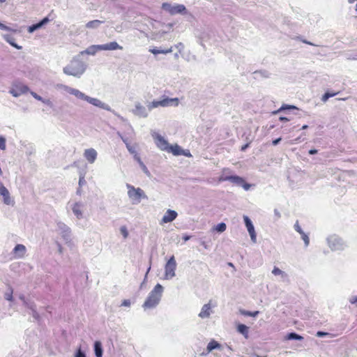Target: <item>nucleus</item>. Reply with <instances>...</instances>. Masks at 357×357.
<instances>
[{"label":"nucleus","mask_w":357,"mask_h":357,"mask_svg":"<svg viewBox=\"0 0 357 357\" xmlns=\"http://www.w3.org/2000/svg\"><path fill=\"white\" fill-rule=\"evenodd\" d=\"M157 146L162 151L167 153H172L174 155H185L186 157H192L189 150H183L178 144H169L163 137L160 135H155L154 137Z\"/></svg>","instance_id":"obj_1"},{"label":"nucleus","mask_w":357,"mask_h":357,"mask_svg":"<svg viewBox=\"0 0 357 357\" xmlns=\"http://www.w3.org/2000/svg\"><path fill=\"white\" fill-rule=\"evenodd\" d=\"M163 287L161 284H157L153 289L149 293L142 307L144 310L151 309L156 307L162 297Z\"/></svg>","instance_id":"obj_2"},{"label":"nucleus","mask_w":357,"mask_h":357,"mask_svg":"<svg viewBox=\"0 0 357 357\" xmlns=\"http://www.w3.org/2000/svg\"><path fill=\"white\" fill-rule=\"evenodd\" d=\"M126 188L128 189V196L133 204H137L142 199H148L144 191L140 188H135L128 183L126 184Z\"/></svg>","instance_id":"obj_3"},{"label":"nucleus","mask_w":357,"mask_h":357,"mask_svg":"<svg viewBox=\"0 0 357 357\" xmlns=\"http://www.w3.org/2000/svg\"><path fill=\"white\" fill-rule=\"evenodd\" d=\"M84 71L83 64L78 60L72 61L69 65L63 68L65 74L75 77L80 76Z\"/></svg>","instance_id":"obj_4"},{"label":"nucleus","mask_w":357,"mask_h":357,"mask_svg":"<svg viewBox=\"0 0 357 357\" xmlns=\"http://www.w3.org/2000/svg\"><path fill=\"white\" fill-rule=\"evenodd\" d=\"M179 104V100L177 98H163L161 100H153L151 102H150L147 107L149 110H151L154 108L158 107H168V106H178Z\"/></svg>","instance_id":"obj_5"},{"label":"nucleus","mask_w":357,"mask_h":357,"mask_svg":"<svg viewBox=\"0 0 357 357\" xmlns=\"http://www.w3.org/2000/svg\"><path fill=\"white\" fill-rule=\"evenodd\" d=\"M176 268V261L174 255H172L167 261L165 266V278L167 280L172 279L175 276V271Z\"/></svg>","instance_id":"obj_6"},{"label":"nucleus","mask_w":357,"mask_h":357,"mask_svg":"<svg viewBox=\"0 0 357 357\" xmlns=\"http://www.w3.org/2000/svg\"><path fill=\"white\" fill-rule=\"evenodd\" d=\"M162 9L169 12L171 15H175L177 13H183L185 12V7L182 4H177L176 6H172L168 3H163L162 5Z\"/></svg>","instance_id":"obj_7"},{"label":"nucleus","mask_w":357,"mask_h":357,"mask_svg":"<svg viewBox=\"0 0 357 357\" xmlns=\"http://www.w3.org/2000/svg\"><path fill=\"white\" fill-rule=\"evenodd\" d=\"M220 181H231V183H236L238 185H241L243 187V188L246 190H248L250 185L245 183L244 179L238 176H222L220 178Z\"/></svg>","instance_id":"obj_8"},{"label":"nucleus","mask_w":357,"mask_h":357,"mask_svg":"<svg viewBox=\"0 0 357 357\" xmlns=\"http://www.w3.org/2000/svg\"><path fill=\"white\" fill-rule=\"evenodd\" d=\"M0 195L3 197V203L6 205H10L13 203L10 197V193L8 189L0 181Z\"/></svg>","instance_id":"obj_9"},{"label":"nucleus","mask_w":357,"mask_h":357,"mask_svg":"<svg viewBox=\"0 0 357 357\" xmlns=\"http://www.w3.org/2000/svg\"><path fill=\"white\" fill-rule=\"evenodd\" d=\"M96 48L98 50H115L123 49V47L116 42H111L107 44L97 45L96 46Z\"/></svg>","instance_id":"obj_10"},{"label":"nucleus","mask_w":357,"mask_h":357,"mask_svg":"<svg viewBox=\"0 0 357 357\" xmlns=\"http://www.w3.org/2000/svg\"><path fill=\"white\" fill-rule=\"evenodd\" d=\"M177 215L175 211L168 209L161 220V224L172 222L176 218Z\"/></svg>","instance_id":"obj_11"},{"label":"nucleus","mask_w":357,"mask_h":357,"mask_svg":"<svg viewBox=\"0 0 357 357\" xmlns=\"http://www.w3.org/2000/svg\"><path fill=\"white\" fill-rule=\"evenodd\" d=\"M84 155L89 163H93L97 158V152L93 149H88L84 151Z\"/></svg>","instance_id":"obj_12"},{"label":"nucleus","mask_w":357,"mask_h":357,"mask_svg":"<svg viewBox=\"0 0 357 357\" xmlns=\"http://www.w3.org/2000/svg\"><path fill=\"white\" fill-rule=\"evenodd\" d=\"M243 219H244V222H245V226L248 229V231L250 235V237L253 240V241H255V238H256V234H255V228H254V226L251 222V220H250V218L245 215L243 217Z\"/></svg>","instance_id":"obj_13"},{"label":"nucleus","mask_w":357,"mask_h":357,"mask_svg":"<svg viewBox=\"0 0 357 357\" xmlns=\"http://www.w3.org/2000/svg\"><path fill=\"white\" fill-rule=\"evenodd\" d=\"M14 254L15 255V258H22L24 257L26 252V248L24 245L17 244L14 250Z\"/></svg>","instance_id":"obj_14"},{"label":"nucleus","mask_w":357,"mask_h":357,"mask_svg":"<svg viewBox=\"0 0 357 357\" xmlns=\"http://www.w3.org/2000/svg\"><path fill=\"white\" fill-rule=\"evenodd\" d=\"M211 303H208V304H205L199 314V317L204 319V318H207L210 316L211 314Z\"/></svg>","instance_id":"obj_15"},{"label":"nucleus","mask_w":357,"mask_h":357,"mask_svg":"<svg viewBox=\"0 0 357 357\" xmlns=\"http://www.w3.org/2000/svg\"><path fill=\"white\" fill-rule=\"evenodd\" d=\"M133 112H134V114H135L136 115H138L139 116H142V117L147 116V113L146 112L145 107L139 103L135 105V109H134Z\"/></svg>","instance_id":"obj_16"},{"label":"nucleus","mask_w":357,"mask_h":357,"mask_svg":"<svg viewBox=\"0 0 357 357\" xmlns=\"http://www.w3.org/2000/svg\"><path fill=\"white\" fill-rule=\"evenodd\" d=\"M237 331L238 333L243 335L246 339L248 338L249 328L247 326L243 324H240L237 326Z\"/></svg>","instance_id":"obj_17"},{"label":"nucleus","mask_w":357,"mask_h":357,"mask_svg":"<svg viewBox=\"0 0 357 357\" xmlns=\"http://www.w3.org/2000/svg\"><path fill=\"white\" fill-rule=\"evenodd\" d=\"M221 349V344H219L217 341L212 340L207 345L206 350L207 354L212 351L213 349Z\"/></svg>","instance_id":"obj_18"},{"label":"nucleus","mask_w":357,"mask_h":357,"mask_svg":"<svg viewBox=\"0 0 357 357\" xmlns=\"http://www.w3.org/2000/svg\"><path fill=\"white\" fill-rule=\"evenodd\" d=\"M69 93L70 94L74 95L75 96H76L78 98L84 99L85 100H86V97H87V96H86L84 93H82L81 91H79V90L75 89H70L69 90Z\"/></svg>","instance_id":"obj_19"},{"label":"nucleus","mask_w":357,"mask_h":357,"mask_svg":"<svg viewBox=\"0 0 357 357\" xmlns=\"http://www.w3.org/2000/svg\"><path fill=\"white\" fill-rule=\"evenodd\" d=\"M94 350L96 357H102V345L100 342H96L94 344Z\"/></svg>","instance_id":"obj_20"},{"label":"nucleus","mask_w":357,"mask_h":357,"mask_svg":"<svg viewBox=\"0 0 357 357\" xmlns=\"http://www.w3.org/2000/svg\"><path fill=\"white\" fill-rule=\"evenodd\" d=\"M102 23H103V21H100L98 20H91L86 23V27L89 29H93L97 27Z\"/></svg>","instance_id":"obj_21"},{"label":"nucleus","mask_w":357,"mask_h":357,"mask_svg":"<svg viewBox=\"0 0 357 357\" xmlns=\"http://www.w3.org/2000/svg\"><path fill=\"white\" fill-rule=\"evenodd\" d=\"M86 101H87L88 102L91 103V105L97 106V107H100L102 105L101 101L97 98H93L87 96V97H86Z\"/></svg>","instance_id":"obj_22"},{"label":"nucleus","mask_w":357,"mask_h":357,"mask_svg":"<svg viewBox=\"0 0 357 357\" xmlns=\"http://www.w3.org/2000/svg\"><path fill=\"white\" fill-rule=\"evenodd\" d=\"M150 52L151 53H153V54H167V53H170L172 52V48L170 47L169 49L165 50H158L154 48V49L150 50Z\"/></svg>","instance_id":"obj_23"},{"label":"nucleus","mask_w":357,"mask_h":357,"mask_svg":"<svg viewBox=\"0 0 357 357\" xmlns=\"http://www.w3.org/2000/svg\"><path fill=\"white\" fill-rule=\"evenodd\" d=\"M226 228H227L226 224L224 222H221V223L218 224L215 227L214 229L218 232H223L226 230Z\"/></svg>","instance_id":"obj_24"},{"label":"nucleus","mask_w":357,"mask_h":357,"mask_svg":"<svg viewBox=\"0 0 357 357\" xmlns=\"http://www.w3.org/2000/svg\"><path fill=\"white\" fill-rule=\"evenodd\" d=\"M303 337L295 333H290L287 335V339L288 340H303Z\"/></svg>","instance_id":"obj_25"},{"label":"nucleus","mask_w":357,"mask_h":357,"mask_svg":"<svg viewBox=\"0 0 357 357\" xmlns=\"http://www.w3.org/2000/svg\"><path fill=\"white\" fill-rule=\"evenodd\" d=\"M296 109V107L295 106H293V105H284L280 109H278V110L273 112V114H275L279 113L281 111H283V110H285V109Z\"/></svg>","instance_id":"obj_26"},{"label":"nucleus","mask_w":357,"mask_h":357,"mask_svg":"<svg viewBox=\"0 0 357 357\" xmlns=\"http://www.w3.org/2000/svg\"><path fill=\"white\" fill-rule=\"evenodd\" d=\"M79 206L78 204H75L74 207L73 208V213L79 218L82 215V212L79 210Z\"/></svg>","instance_id":"obj_27"},{"label":"nucleus","mask_w":357,"mask_h":357,"mask_svg":"<svg viewBox=\"0 0 357 357\" xmlns=\"http://www.w3.org/2000/svg\"><path fill=\"white\" fill-rule=\"evenodd\" d=\"M120 231L121 234L123 236L124 238H126L128 236V231L126 226H122L120 228Z\"/></svg>","instance_id":"obj_28"},{"label":"nucleus","mask_w":357,"mask_h":357,"mask_svg":"<svg viewBox=\"0 0 357 357\" xmlns=\"http://www.w3.org/2000/svg\"><path fill=\"white\" fill-rule=\"evenodd\" d=\"M6 139L1 136H0V149L5 150L6 149Z\"/></svg>","instance_id":"obj_29"},{"label":"nucleus","mask_w":357,"mask_h":357,"mask_svg":"<svg viewBox=\"0 0 357 357\" xmlns=\"http://www.w3.org/2000/svg\"><path fill=\"white\" fill-rule=\"evenodd\" d=\"M13 289H10V291L5 294V298L8 301H11L13 300Z\"/></svg>","instance_id":"obj_30"},{"label":"nucleus","mask_w":357,"mask_h":357,"mask_svg":"<svg viewBox=\"0 0 357 357\" xmlns=\"http://www.w3.org/2000/svg\"><path fill=\"white\" fill-rule=\"evenodd\" d=\"M301 234L302 239L305 242V245L307 246L310 243V240H309L307 235L305 234L304 232H303V234Z\"/></svg>","instance_id":"obj_31"},{"label":"nucleus","mask_w":357,"mask_h":357,"mask_svg":"<svg viewBox=\"0 0 357 357\" xmlns=\"http://www.w3.org/2000/svg\"><path fill=\"white\" fill-rule=\"evenodd\" d=\"M272 273L275 275H279L283 274V272L278 267H274V268L272 271Z\"/></svg>","instance_id":"obj_32"},{"label":"nucleus","mask_w":357,"mask_h":357,"mask_svg":"<svg viewBox=\"0 0 357 357\" xmlns=\"http://www.w3.org/2000/svg\"><path fill=\"white\" fill-rule=\"evenodd\" d=\"M243 314L245 315H248L250 317H256L259 314V311H255V312H244Z\"/></svg>","instance_id":"obj_33"},{"label":"nucleus","mask_w":357,"mask_h":357,"mask_svg":"<svg viewBox=\"0 0 357 357\" xmlns=\"http://www.w3.org/2000/svg\"><path fill=\"white\" fill-rule=\"evenodd\" d=\"M49 18L47 17H45L42 21H40V22H38V26H42L43 24H45V23L48 22H49Z\"/></svg>","instance_id":"obj_34"},{"label":"nucleus","mask_w":357,"mask_h":357,"mask_svg":"<svg viewBox=\"0 0 357 357\" xmlns=\"http://www.w3.org/2000/svg\"><path fill=\"white\" fill-rule=\"evenodd\" d=\"M330 97L329 92H326L322 96V101L326 102Z\"/></svg>","instance_id":"obj_35"},{"label":"nucleus","mask_w":357,"mask_h":357,"mask_svg":"<svg viewBox=\"0 0 357 357\" xmlns=\"http://www.w3.org/2000/svg\"><path fill=\"white\" fill-rule=\"evenodd\" d=\"M330 97L329 92H326L322 96V101L326 102Z\"/></svg>","instance_id":"obj_36"},{"label":"nucleus","mask_w":357,"mask_h":357,"mask_svg":"<svg viewBox=\"0 0 357 357\" xmlns=\"http://www.w3.org/2000/svg\"><path fill=\"white\" fill-rule=\"evenodd\" d=\"M130 300H123L122 303H121V306H125V307H129L130 305Z\"/></svg>","instance_id":"obj_37"},{"label":"nucleus","mask_w":357,"mask_h":357,"mask_svg":"<svg viewBox=\"0 0 357 357\" xmlns=\"http://www.w3.org/2000/svg\"><path fill=\"white\" fill-rule=\"evenodd\" d=\"M75 357H86L85 354L81 351V349H79L76 354Z\"/></svg>","instance_id":"obj_38"},{"label":"nucleus","mask_w":357,"mask_h":357,"mask_svg":"<svg viewBox=\"0 0 357 357\" xmlns=\"http://www.w3.org/2000/svg\"><path fill=\"white\" fill-rule=\"evenodd\" d=\"M7 41L13 47L15 48L20 50L22 48L21 46H18L17 44L14 43L13 42L10 41V40L7 39Z\"/></svg>","instance_id":"obj_39"},{"label":"nucleus","mask_w":357,"mask_h":357,"mask_svg":"<svg viewBox=\"0 0 357 357\" xmlns=\"http://www.w3.org/2000/svg\"><path fill=\"white\" fill-rule=\"evenodd\" d=\"M85 183H86V181L84 179V176H80L79 179V185L81 186Z\"/></svg>","instance_id":"obj_40"},{"label":"nucleus","mask_w":357,"mask_h":357,"mask_svg":"<svg viewBox=\"0 0 357 357\" xmlns=\"http://www.w3.org/2000/svg\"><path fill=\"white\" fill-rule=\"evenodd\" d=\"M295 229L299 233V234H303V231L302 230V229L301 228V227L298 225V224H296L295 225Z\"/></svg>","instance_id":"obj_41"},{"label":"nucleus","mask_w":357,"mask_h":357,"mask_svg":"<svg viewBox=\"0 0 357 357\" xmlns=\"http://www.w3.org/2000/svg\"><path fill=\"white\" fill-rule=\"evenodd\" d=\"M38 26V23L33 25L32 26L30 27V31H33V30L35 29H37L38 28H40V26Z\"/></svg>","instance_id":"obj_42"},{"label":"nucleus","mask_w":357,"mask_h":357,"mask_svg":"<svg viewBox=\"0 0 357 357\" xmlns=\"http://www.w3.org/2000/svg\"><path fill=\"white\" fill-rule=\"evenodd\" d=\"M280 141H281V138H280V137H279V138H278V139H274V140L272 142V144H273V145L275 146V145H277V144H278Z\"/></svg>","instance_id":"obj_43"},{"label":"nucleus","mask_w":357,"mask_h":357,"mask_svg":"<svg viewBox=\"0 0 357 357\" xmlns=\"http://www.w3.org/2000/svg\"><path fill=\"white\" fill-rule=\"evenodd\" d=\"M350 303H352V304H354V303H357V296H353L350 299Z\"/></svg>","instance_id":"obj_44"},{"label":"nucleus","mask_w":357,"mask_h":357,"mask_svg":"<svg viewBox=\"0 0 357 357\" xmlns=\"http://www.w3.org/2000/svg\"><path fill=\"white\" fill-rule=\"evenodd\" d=\"M0 29L3 30H8V28L7 26L4 25L3 24L0 22Z\"/></svg>","instance_id":"obj_45"},{"label":"nucleus","mask_w":357,"mask_h":357,"mask_svg":"<svg viewBox=\"0 0 357 357\" xmlns=\"http://www.w3.org/2000/svg\"><path fill=\"white\" fill-rule=\"evenodd\" d=\"M327 335L326 333L321 332V331H319L317 333V335L319 336V337H322V336H324V335Z\"/></svg>","instance_id":"obj_46"},{"label":"nucleus","mask_w":357,"mask_h":357,"mask_svg":"<svg viewBox=\"0 0 357 357\" xmlns=\"http://www.w3.org/2000/svg\"><path fill=\"white\" fill-rule=\"evenodd\" d=\"M249 146V144H245V145L242 146L241 148V151H244L245 149Z\"/></svg>","instance_id":"obj_47"},{"label":"nucleus","mask_w":357,"mask_h":357,"mask_svg":"<svg viewBox=\"0 0 357 357\" xmlns=\"http://www.w3.org/2000/svg\"><path fill=\"white\" fill-rule=\"evenodd\" d=\"M279 119H280V121H286L287 122V121H289V119H287V117H284V116H280L279 118Z\"/></svg>","instance_id":"obj_48"},{"label":"nucleus","mask_w":357,"mask_h":357,"mask_svg":"<svg viewBox=\"0 0 357 357\" xmlns=\"http://www.w3.org/2000/svg\"><path fill=\"white\" fill-rule=\"evenodd\" d=\"M317 153V150H316V149H310L309 151V154H310V155H314Z\"/></svg>","instance_id":"obj_49"},{"label":"nucleus","mask_w":357,"mask_h":357,"mask_svg":"<svg viewBox=\"0 0 357 357\" xmlns=\"http://www.w3.org/2000/svg\"><path fill=\"white\" fill-rule=\"evenodd\" d=\"M32 95H33V96L35 98H36L37 100H41V97H40V96H39L38 95H37L36 93H32Z\"/></svg>","instance_id":"obj_50"},{"label":"nucleus","mask_w":357,"mask_h":357,"mask_svg":"<svg viewBox=\"0 0 357 357\" xmlns=\"http://www.w3.org/2000/svg\"><path fill=\"white\" fill-rule=\"evenodd\" d=\"M338 93H339V92H338V91H337V92H334V93H330V92H329V95H330V97H331H331H333V96H336V95H337Z\"/></svg>","instance_id":"obj_51"},{"label":"nucleus","mask_w":357,"mask_h":357,"mask_svg":"<svg viewBox=\"0 0 357 357\" xmlns=\"http://www.w3.org/2000/svg\"><path fill=\"white\" fill-rule=\"evenodd\" d=\"M190 238V236H183V240L185 241H186L189 240Z\"/></svg>","instance_id":"obj_52"},{"label":"nucleus","mask_w":357,"mask_h":357,"mask_svg":"<svg viewBox=\"0 0 357 357\" xmlns=\"http://www.w3.org/2000/svg\"><path fill=\"white\" fill-rule=\"evenodd\" d=\"M137 159L139 161V162L140 163V165H144L143 162L141 161L139 158H137Z\"/></svg>","instance_id":"obj_53"},{"label":"nucleus","mask_w":357,"mask_h":357,"mask_svg":"<svg viewBox=\"0 0 357 357\" xmlns=\"http://www.w3.org/2000/svg\"><path fill=\"white\" fill-rule=\"evenodd\" d=\"M356 0H348L349 3H353L355 2Z\"/></svg>","instance_id":"obj_54"},{"label":"nucleus","mask_w":357,"mask_h":357,"mask_svg":"<svg viewBox=\"0 0 357 357\" xmlns=\"http://www.w3.org/2000/svg\"><path fill=\"white\" fill-rule=\"evenodd\" d=\"M303 43H304L309 44V45H312L311 43L307 42V41H306V40H303Z\"/></svg>","instance_id":"obj_55"},{"label":"nucleus","mask_w":357,"mask_h":357,"mask_svg":"<svg viewBox=\"0 0 357 357\" xmlns=\"http://www.w3.org/2000/svg\"><path fill=\"white\" fill-rule=\"evenodd\" d=\"M307 128V125H305V126H302V129L304 130V129H306Z\"/></svg>","instance_id":"obj_56"},{"label":"nucleus","mask_w":357,"mask_h":357,"mask_svg":"<svg viewBox=\"0 0 357 357\" xmlns=\"http://www.w3.org/2000/svg\"><path fill=\"white\" fill-rule=\"evenodd\" d=\"M228 265H229V266L234 267V265H233V264H232V263H231V262L228 263Z\"/></svg>","instance_id":"obj_57"},{"label":"nucleus","mask_w":357,"mask_h":357,"mask_svg":"<svg viewBox=\"0 0 357 357\" xmlns=\"http://www.w3.org/2000/svg\"><path fill=\"white\" fill-rule=\"evenodd\" d=\"M128 151H129L130 152H132V150H131V149H130L129 146H128Z\"/></svg>","instance_id":"obj_58"}]
</instances>
